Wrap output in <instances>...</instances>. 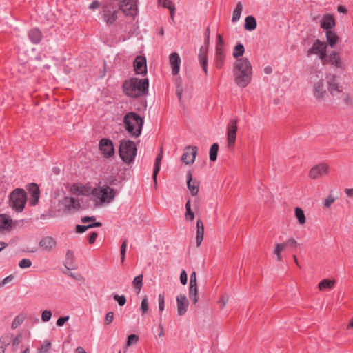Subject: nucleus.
<instances>
[{
    "mask_svg": "<svg viewBox=\"0 0 353 353\" xmlns=\"http://www.w3.org/2000/svg\"><path fill=\"white\" fill-rule=\"evenodd\" d=\"M252 74V66L250 61L247 58L237 59L234 68L236 83L241 88H245L250 82Z\"/></svg>",
    "mask_w": 353,
    "mask_h": 353,
    "instance_id": "obj_1",
    "label": "nucleus"
},
{
    "mask_svg": "<svg viewBox=\"0 0 353 353\" xmlns=\"http://www.w3.org/2000/svg\"><path fill=\"white\" fill-rule=\"evenodd\" d=\"M149 82L148 79L132 78L123 84L124 93L130 97L137 98L148 94Z\"/></svg>",
    "mask_w": 353,
    "mask_h": 353,
    "instance_id": "obj_2",
    "label": "nucleus"
},
{
    "mask_svg": "<svg viewBox=\"0 0 353 353\" xmlns=\"http://www.w3.org/2000/svg\"><path fill=\"white\" fill-rule=\"evenodd\" d=\"M125 130L134 137H139L142 131L143 119L138 114L130 112L127 113L123 118Z\"/></svg>",
    "mask_w": 353,
    "mask_h": 353,
    "instance_id": "obj_3",
    "label": "nucleus"
},
{
    "mask_svg": "<svg viewBox=\"0 0 353 353\" xmlns=\"http://www.w3.org/2000/svg\"><path fill=\"white\" fill-rule=\"evenodd\" d=\"M137 149L135 143L130 140H121L119 145V156L123 162L131 163L137 155Z\"/></svg>",
    "mask_w": 353,
    "mask_h": 353,
    "instance_id": "obj_4",
    "label": "nucleus"
},
{
    "mask_svg": "<svg viewBox=\"0 0 353 353\" xmlns=\"http://www.w3.org/2000/svg\"><path fill=\"white\" fill-rule=\"evenodd\" d=\"M26 201V192L23 189L17 188L10 195V205L17 212L23 210Z\"/></svg>",
    "mask_w": 353,
    "mask_h": 353,
    "instance_id": "obj_5",
    "label": "nucleus"
},
{
    "mask_svg": "<svg viewBox=\"0 0 353 353\" xmlns=\"http://www.w3.org/2000/svg\"><path fill=\"white\" fill-rule=\"evenodd\" d=\"M115 191L108 185L95 188L92 191V195L99 199L101 203H111L115 197Z\"/></svg>",
    "mask_w": 353,
    "mask_h": 353,
    "instance_id": "obj_6",
    "label": "nucleus"
},
{
    "mask_svg": "<svg viewBox=\"0 0 353 353\" xmlns=\"http://www.w3.org/2000/svg\"><path fill=\"white\" fill-rule=\"evenodd\" d=\"M119 9L127 16L137 14V0H119Z\"/></svg>",
    "mask_w": 353,
    "mask_h": 353,
    "instance_id": "obj_7",
    "label": "nucleus"
},
{
    "mask_svg": "<svg viewBox=\"0 0 353 353\" xmlns=\"http://www.w3.org/2000/svg\"><path fill=\"white\" fill-rule=\"evenodd\" d=\"M99 150L105 158H110L114 155L113 142L109 139H101L99 141Z\"/></svg>",
    "mask_w": 353,
    "mask_h": 353,
    "instance_id": "obj_8",
    "label": "nucleus"
},
{
    "mask_svg": "<svg viewBox=\"0 0 353 353\" xmlns=\"http://www.w3.org/2000/svg\"><path fill=\"white\" fill-rule=\"evenodd\" d=\"M329 171V165L325 163H319L312 167L309 172V177L316 179L327 174Z\"/></svg>",
    "mask_w": 353,
    "mask_h": 353,
    "instance_id": "obj_9",
    "label": "nucleus"
},
{
    "mask_svg": "<svg viewBox=\"0 0 353 353\" xmlns=\"http://www.w3.org/2000/svg\"><path fill=\"white\" fill-rule=\"evenodd\" d=\"M312 92L314 97L319 102H321L324 99L325 97L327 95V91L325 88L324 80L323 79L314 84Z\"/></svg>",
    "mask_w": 353,
    "mask_h": 353,
    "instance_id": "obj_10",
    "label": "nucleus"
},
{
    "mask_svg": "<svg viewBox=\"0 0 353 353\" xmlns=\"http://www.w3.org/2000/svg\"><path fill=\"white\" fill-rule=\"evenodd\" d=\"M237 131V120L232 119L228 125L227 140L228 147L234 146L236 141V136Z\"/></svg>",
    "mask_w": 353,
    "mask_h": 353,
    "instance_id": "obj_11",
    "label": "nucleus"
},
{
    "mask_svg": "<svg viewBox=\"0 0 353 353\" xmlns=\"http://www.w3.org/2000/svg\"><path fill=\"white\" fill-rule=\"evenodd\" d=\"M197 150L196 146L185 147V152L181 157V161L186 165L193 163L197 154Z\"/></svg>",
    "mask_w": 353,
    "mask_h": 353,
    "instance_id": "obj_12",
    "label": "nucleus"
},
{
    "mask_svg": "<svg viewBox=\"0 0 353 353\" xmlns=\"http://www.w3.org/2000/svg\"><path fill=\"white\" fill-rule=\"evenodd\" d=\"M117 10H114L110 6L103 7V19L108 25H112L117 18Z\"/></svg>",
    "mask_w": 353,
    "mask_h": 353,
    "instance_id": "obj_13",
    "label": "nucleus"
},
{
    "mask_svg": "<svg viewBox=\"0 0 353 353\" xmlns=\"http://www.w3.org/2000/svg\"><path fill=\"white\" fill-rule=\"evenodd\" d=\"M327 79L328 84V91L331 94L333 95L335 92L340 93L342 92L341 87L340 86L337 81L336 75L330 74L327 75Z\"/></svg>",
    "mask_w": 353,
    "mask_h": 353,
    "instance_id": "obj_14",
    "label": "nucleus"
},
{
    "mask_svg": "<svg viewBox=\"0 0 353 353\" xmlns=\"http://www.w3.org/2000/svg\"><path fill=\"white\" fill-rule=\"evenodd\" d=\"M65 210L68 211L78 210L81 208L79 201L74 197L65 196L62 201Z\"/></svg>",
    "mask_w": 353,
    "mask_h": 353,
    "instance_id": "obj_15",
    "label": "nucleus"
},
{
    "mask_svg": "<svg viewBox=\"0 0 353 353\" xmlns=\"http://www.w3.org/2000/svg\"><path fill=\"white\" fill-rule=\"evenodd\" d=\"M134 71L137 74H143L147 73L146 59L142 56H138L134 61Z\"/></svg>",
    "mask_w": 353,
    "mask_h": 353,
    "instance_id": "obj_16",
    "label": "nucleus"
},
{
    "mask_svg": "<svg viewBox=\"0 0 353 353\" xmlns=\"http://www.w3.org/2000/svg\"><path fill=\"white\" fill-rule=\"evenodd\" d=\"M55 239L50 236L43 238L39 243V246L44 251L51 252L56 247Z\"/></svg>",
    "mask_w": 353,
    "mask_h": 353,
    "instance_id": "obj_17",
    "label": "nucleus"
},
{
    "mask_svg": "<svg viewBox=\"0 0 353 353\" xmlns=\"http://www.w3.org/2000/svg\"><path fill=\"white\" fill-rule=\"evenodd\" d=\"M177 312L179 316L185 314L189 305V302L184 294L176 297Z\"/></svg>",
    "mask_w": 353,
    "mask_h": 353,
    "instance_id": "obj_18",
    "label": "nucleus"
},
{
    "mask_svg": "<svg viewBox=\"0 0 353 353\" xmlns=\"http://www.w3.org/2000/svg\"><path fill=\"white\" fill-rule=\"evenodd\" d=\"M28 191L31 194L29 203L30 205L34 206L38 203L40 195L39 186L36 183H30L28 186Z\"/></svg>",
    "mask_w": 353,
    "mask_h": 353,
    "instance_id": "obj_19",
    "label": "nucleus"
},
{
    "mask_svg": "<svg viewBox=\"0 0 353 353\" xmlns=\"http://www.w3.org/2000/svg\"><path fill=\"white\" fill-rule=\"evenodd\" d=\"M187 186L192 196H196L199 190V182L196 180L192 179V174L191 171L187 173Z\"/></svg>",
    "mask_w": 353,
    "mask_h": 353,
    "instance_id": "obj_20",
    "label": "nucleus"
},
{
    "mask_svg": "<svg viewBox=\"0 0 353 353\" xmlns=\"http://www.w3.org/2000/svg\"><path fill=\"white\" fill-rule=\"evenodd\" d=\"M325 49H327V43L316 39L314 42L312 48L307 51V56L310 57L313 54H318Z\"/></svg>",
    "mask_w": 353,
    "mask_h": 353,
    "instance_id": "obj_21",
    "label": "nucleus"
},
{
    "mask_svg": "<svg viewBox=\"0 0 353 353\" xmlns=\"http://www.w3.org/2000/svg\"><path fill=\"white\" fill-rule=\"evenodd\" d=\"M169 59L172 68V72L174 75H176L179 72L181 58L176 52H172L170 54Z\"/></svg>",
    "mask_w": 353,
    "mask_h": 353,
    "instance_id": "obj_22",
    "label": "nucleus"
},
{
    "mask_svg": "<svg viewBox=\"0 0 353 353\" xmlns=\"http://www.w3.org/2000/svg\"><path fill=\"white\" fill-rule=\"evenodd\" d=\"M327 63L334 65L336 68L343 69V64L339 52L333 51L328 55Z\"/></svg>",
    "mask_w": 353,
    "mask_h": 353,
    "instance_id": "obj_23",
    "label": "nucleus"
},
{
    "mask_svg": "<svg viewBox=\"0 0 353 353\" xmlns=\"http://www.w3.org/2000/svg\"><path fill=\"white\" fill-rule=\"evenodd\" d=\"M335 26V19L331 14H325L321 21V27L326 31L332 30L331 29Z\"/></svg>",
    "mask_w": 353,
    "mask_h": 353,
    "instance_id": "obj_24",
    "label": "nucleus"
},
{
    "mask_svg": "<svg viewBox=\"0 0 353 353\" xmlns=\"http://www.w3.org/2000/svg\"><path fill=\"white\" fill-rule=\"evenodd\" d=\"M199 60L200 65L204 71L205 75L208 74V57H207V50L203 48V46L201 47L199 54Z\"/></svg>",
    "mask_w": 353,
    "mask_h": 353,
    "instance_id": "obj_25",
    "label": "nucleus"
},
{
    "mask_svg": "<svg viewBox=\"0 0 353 353\" xmlns=\"http://www.w3.org/2000/svg\"><path fill=\"white\" fill-rule=\"evenodd\" d=\"M28 37L32 43L38 44L41 42L43 35L39 28H34L28 32Z\"/></svg>",
    "mask_w": 353,
    "mask_h": 353,
    "instance_id": "obj_26",
    "label": "nucleus"
},
{
    "mask_svg": "<svg viewBox=\"0 0 353 353\" xmlns=\"http://www.w3.org/2000/svg\"><path fill=\"white\" fill-rule=\"evenodd\" d=\"M204 236V225L201 219H199L196 221V246H200Z\"/></svg>",
    "mask_w": 353,
    "mask_h": 353,
    "instance_id": "obj_27",
    "label": "nucleus"
},
{
    "mask_svg": "<svg viewBox=\"0 0 353 353\" xmlns=\"http://www.w3.org/2000/svg\"><path fill=\"white\" fill-rule=\"evenodd\" d=\"M162 158H163V149L161 148L160 153L156 157L155 163H154V165L153 180H154L155 187L157 185V174L160 170Z\"/></svg>",
    "mask_w": 353,
    "mask_h": 353,
    "instance_id": "obj_28",
    "label": "nucleus"
},
{
    "mask_svg": "<svg viewBox=\"0 0 353 353\" xmlns=\"http://www.w3.org/2000/svg\"><path fill=\"white\" fill-rule=\"evenodd\" d=\"M12 220L6 214H0V232L2 230H10Z\"/></svg>",
    "mask_w": 353,
    "mask_h": 353,
    "instance_id": "obj_29",
    "label": "nucleus"
},
{
    "mask_svg": "<svg viewBox=\"0 0 353 353\" xmlns=\"http://www.w3.org/2000/svg\"><path fill=\"white\" fill-rule=\"evenodd\" d=\"M335 280L334 279H323L319 282L318 284V288L320 291H323L325 289L331 290L334 287L335 285Z\"/></svg>",
    "mask_w": 353,
    "mask_h": 353,
    "instance_id": "obj_30",
    "label": "nucleus"
},
{
    "mask_svg": "<svg viewBox=\"0 0 353 353\" xmlns=\"http://www.w3.org/2000/svg\"><path fill=\"white\" fill-rule=\"evenodd\" d=\"M256 20L251 15L246 17L245 19L244 28L248 31H252L256 28Z\"/></svg>",
    "mask_w": 353,
    "mask_h": 353,
    "instance_id": "obj_31",
    "label": "nucleus"
},
{
    "mask_svg": "<svg viewBox=\"0 0 353 353\" xmlns=\"http://www.w3.org/2000/svg\"><path fill=\"white\" fill-rule=\"evenodd\" d=\"M327 45L329 44L331 47H334L339 41V37L332 30L326 31Z\"/></svg>",
    "mask_w": 353,
    "mask_h": 353,
    "instance_id": "obj_32",
    "label": "nucleus"
},
{
    "mask_svg": "<svg viewBox=\"0 0 353 353\" xmlns=\"http://www.w3.org/2000/svg\"><path fill=\"white\" fill-rule=\"evenodd\" d=\"M159 4H161L163 8L169 9L170 13V17L172 19H174V14L175 12V6L170 0H158Z\"/></svg>",
    "mask_w": 353,
    "mask_h": 353,
    "instance_id": "obj_33",
    "label": "nucleus"
},
{
    "mask_svg": "<svg viewBox=\"0 0 353 353\" xmlns=\"http://www.w3.org/2000/svg\"><path fill=\"white\" fill-rule=\"evenodd\" d=\"M243 6L241 2H238L232 13V22L235 23L240 19Z\"/></svg>",
    "mask_w": 353,
    "mask_h": 353,
    "instance_id": "obj_34",
    "label": "nucleus"
},
{
    "mask_svg": "<svg viewBox=\"0 0 353 353\" xmlns=\"http://www.w3.org/2000/svg\"><path fill=\"white\" fill-rule=\"evenodd\" d=\"M225 53L224 41L221 34H217L215 53Z\"/></svg>",
    "mask_w": 353,
    "mask_h": 353,
    "instance_id": "obj_35",
    "label": "nucleus"
},
{
    "mask_svg": "<svg viewBox=\"0 0 353 353\" xmlns=\"http://www.w3.org/2000/svg\"><path fill=\"white\" fill-rule=\"evenodd\" d=\"M70 191L75 195H85L86 190H85V187L81 186L78 184H73L70 188Z\"/></svg>",
    "mask_w": 353,
    "mask_h": 353,
    "instance_id": "obj_36",
    "label": "nucleus"
},
{
    "mask_svg": "<svg viewBox=\"0 0 353 353\" xmlns=\"http://www.w3.org/2000/svg\"><path fill=\"white\" fill-rule=\"evenodd\" d=\"M225 53H215V66L218 69L223 68L225 61Z\"/></svg>",
    "mask_w": 353,
    "mask_h": 353,
    "instance_id": "obj_37",
    "label": "nucleus"
},
{
    "mask_svg": "<svg viewBox=\"0 0 353 353\" xmlns=\"http://www.w3.org/2000/svg\"><path fill=\"white\" fill-rule=\"evenodd\" d=\"M185 219L188 221H193L194 219V214L193 211L191 209V204H190V200H188V201L185 203Z\"/></svg>",
    "mask_w": 353,
    "mask_h": 353,
    "instance_id": "obj_38",
    "label": "nucleus"
},
{
    "mask_svg": "<svg viewBox=\"0 0 353 353\" xmlns=\"http://www.w3.org/2000/svg\"><path fill=\"white\" fill-rule=\"evenodd\" d=\"M295 216H296V219H298L299 223L301 225H303L305 223L306 219L305 216L304 212L303 211V210L301 208H300L299 207H296L295 208Z\"/></svg>",
    "mask_w": 353,
    "mask_h": 353,
    "instance_id": "obj_39",
    "label": "nucleus"
},
{
    "mask_svg": "<svg viewBox=\"0 0 353 353\" xmlns=\"http://www.w3.org/2000/svg\"><path fill=\"white\" fill-rule=\"evenodd\" d=\"M143 274H140L136 277H134L132 281L133 287L138 290V293L141 291L143 286Z\"/></svg>",
    "mask_w": 353,
    "mask_h": 353,
    "instance_id": "obj_40",
    "label": "nucleus"
},
{
    "mask_svg": "<svg viewBox=\"0 0 353 353\" xmlns=\"http://www.w3.org/2000/svg\"><path fill=\"white\" fill-rule=\"evenodd\" d=\"M219 150L218 143H213L210 148V159L212 161H214L217 158V153Z\"/></svg>",
    "mask_w": 353,
    "mask_h": 353,
    "instance_id": "obj_41",
    "label": "nucleus"
},
{
    "mask_svg": "<svg viewBox=\"0 0 353 353\" xmlns=\"http://www.w3.org/2000/svg\"><path fill=\"white\" fill-rule=\"evenodd\" d=\"M189 297L193 304H196L198 302V288H189Z\"/></svg>",
    "mask_w": 353,
    "mask_h": 353,
    "instance_id": "obj_42",
    "label": "nucleus"
},
{
    "mask_svg": "<svg viewBox=\"0 0 353 353\" xmlns=\"http://www.w3.org/2000/svg\"><path fill=\"white\" fill-rule=\"evenodd\" d=\"M245 52V48L243 44L238 43L236 45L233 52V57L238 59L239 57H241Z\"/></svg>",
    "mask_w": 353,
    "mask_h": 353,
    "instance_id": "obj_43",
    "label": "nucleus"
},
{
    "mask_svg": "<svg viewBox=\"0 0 353 353\" xmlns=\"http://www.w3.org/2000/svg\"><path fill=\"white\" fill-rule=\"evenodd\" d=\"M12 336L7 334L0 338V348L6 349L10 344Z\"/></svg>",
    "mask_w": 353,
    "mask_h": 353,
    "instance_id": "obj_44",
    "label": "nucleus"
},
{
    "mask_svg": "<svg viewBox=\"0 0 353 353\" xmlns=\"http://www.w3.org/2000/svg\"><path fill=\"white\" fill-rule=\"evenodd\" d=\"M74 259V254L73 252L71 250H68L66 253V259L65 263V266L67 269L70 270L72 268L71 267V265Z\"/></svg>",
    "mask_w": 353,
    "mask_h": 353,
    "instance_id": "obj_45",
    "label": "nucleus"
},
{
    "mask_svg": "<svg viewBox=\"0 0 353 353\" xmlns=\"http://www.w3.org/2000/svg\"><path fill=\"white\" fill-rule=\"evenodd\" d=\"M50 341L46 340L43 342V345L39 350V353H48V351L51 348Z\"/></svg>",
    "mask_w": 353,
    "mask_h": 353,
    "instance_id": "obj_46",
    "label": "nucleus"
},
{
    "mask_svg": "<svg viewBox=\"0 0 353 353\" xmlns=\"http://www.w3.org/2000/svg\"><path fill=\"white\" fill-rule=\"evenodd\" d=\"M139 336L134 334H132L128 336L127 340V346L130 347L133 344H136L139 341Z\"/></svg>",
    "mask_w": 353,
    "mask_h": 353,
    "instance_id": "obj_47",
    "label": "nucleus"
},
{
    "mask_svg": "<svg viewBox=\"0 0 353 353\" xmlns=\"http://www.w3.org/2000/svg\"><path fill=\"white\" fill-rule=\"evenodd\" d=\"M126 248H127V240L125 239L121 245V261L123 263L125 259V253H126Z\"/></svg>",
    "mask_w": 353,
    "mask_h": 353,
    "instance_id": "obj_48",
    "label": "nucleus"
},
{
    "mask_svg": "<svg viewBox=\"0 0 353 353\" xmlns=\"http://www.w3.org/2000/svg\"><path fill=\"white\" fill-rule=\"evenodd\" d=\"M318 55L319 56V59L321 60L323 65L327 64L328 56H327L326 49L323 50V51L319 53Z\"/></svg>",
    "mask_w": 353,
    "mask_h": 353,
    "instance_id": "obj_49",
    "label": "nucleus"
},
{
    "mask_svg": "<svg viewBox=\"0 0 353 353\" xmlns=\"http://www.w3.org/2000/svg\"><path fill=\"white\" fill-rule=\"evenodd\" d=\"M114 299L118 302V304L120 306H123L126 303V299L125 296H119L118 294H114L113 296Z\"/></svg>",
    "mask_w": 353,
    "mask_h": 353,
    "instance_id": "obj_50",
    "label": "nucleus"
},
{
    "mask_svg": "<svg viewBox=\"0 0 353 353\" xmlns=\"http://www.w3.org/2000/svg\"><path fill=\"white\" fill-rule=\"evenodd\" d=\"M141 310L143 314H145L148 311V301L147 296H145L141 301Z\"/></svg>",
    "mask_w": 353,
    "mask_h": 353,
    "instance_id": "obj_51",
    "label": "nucleus"
},
{
    "mask_svg": "<svg viewBox=\"0 0 353 353\" xmlns=\"http://www.w3.org/2000/svg\"><path fill=\"white\" fill-rule=\"evenodd\" d=\"M52 317V312L50 310H44L41 314V320L43 322L48 321Z\"/></svg>",
    "mask_w": 353,
    "mask_h": 353,
    "instance_id": "obj_52",
    "label": "nucleus"
},
{
    "mask_svg": "<svg viewBox=\"0 0 353 353\" xmlns=\"http://www.w3.org/2000/svg\"><path fill=\"white\" fill-rule=\"evenodd\" d=\"M31 265H32V262L30 259H22L19 263V266L21 268H27L30 267Z\"/></svg>",
    "mask_w": 353,
    "mask_h": 353,
    "instance_id": "obj_53",
    "label": "nucleus"
},
{
    "mask_svg": "<svg viewBox=\"0 0 353 353\" xmlns=\"http://www.w3.org/2000/svg\"><path fill=\"white\" fill-rule=\"evenodd\" d=\"M23 318H21L19 316L15 317L12 323V325H11L12 328V329L17 328L19 325H20L23 323Z\"/></svg>",
    "mask_w": 353,
    "mask_h": 353,
    "instance_id": "obj_54",
    "label": "nucleus"
},
{
    "mask_svg": "<svg viewBox=\"0 0 353 353\" xmlns=\"http://www.w3.org/2000/svg\"><path fill=\"white\" fill-rule=\"evenodd\" d=\"M21 339H22V335L21 334H19L17 335V336L13 339V341H12V347H13V350L15 351L16 350V347L19 345V344L21 343Z\"/></svg>",
    "mask_w": 353,
    "mask_h": 353,
    "instance_id": "obj_55",
    "label": "nucleus"
},
{
    "mask_svg": "<svg viewBox=\"0 0 353 353\" xmlns=\"http://www.w3.org/2000/svg\"><path fill=\"white\" fill-rule=\"evenodd\" d=\"M335 201V199L330 195L327 198L324 200V205L325 208H330L331 205Z\"/></svg>",
    "mask_w": 353,
    "mask_h": 353,
    "instance_id": "obj_56",
    "label": "nucleus"
},
{
    "mask_svg": "<svg viewBox=\"0 0 353 353\" xmlns=\"http://www.w3.org/2000/svg\"><path fill=\"white\" fill-rule=\"evenodd\" d=\"M180 281L181 284L186 285L188 281V275L185 270H183L180 274Z\"/></svg>",
    "mask_w": 353,
    "mask_h": 353,
    "instance_id": "obj_57",
    "label": "nucleus"
},
{
    "mask_svg": "<svg viewBox=\"0 0 353 353\" xmlns=\"http://www.w3.org/2000/svg\"><path fill=\"white\" fill-rule=\"evenodd\" d=\"M114 319V313L112 312H109L106 314L105 318V323L106 325L110 324Z\"/></svg>",
    "mask_w": 353,
    "mask_h": 353,
    "instance_id": "obj_58",
    "label": "nucleus"
},
{
    "mask_svg": "<svg viewBox=\"0 0 353 353\" xmlns=\"http://www.w3.org/2000/svg\"><path fill=\"white\" fill-rule=\"evenodd\" d=\"M159 300V309L160 312H162L164 310V296L163 294H159L158 297Z\"/></svg>",
    "mask_w": 353,
    "mask_h": 353,
    "instance_id": "obj_59",
    "label": "nucleus"
},
{
    "mask_svg": "<svg viewBox=\"0 0 353 353\" xmlns=\"http://www.w3.org/2000/svg\"><path fill=\"white\" fill-rule=\"evenodd\" d=\"M285 243L288 246H290L292 248H296L298 246V243L294 238L288 239Z\"/></svg>",
    "mask_w": 353,
    "mask_h": 353,
    "instance_id": "obj_60",
    "label": "nucleus"
},
{
    "mask_svg": "<svg viewBox=\"0 0 353 353\" xmlns=\"http://www.w3.org/2000/svg\"><path fill=\"white\" fill-rule=\"evenodd\" d=\"M228 300H229V297L226 294L222 295L220 297L219 303H221V308H223L225 306V305L228 303Z\"/></svg>",
    "mask_w": 353,
    "mask_h": 353,
    "instance_id": "obj_61",
    "label": "nucleus"
},
{
    "mask_svg": "<svg viewBox=\"0 0 353 353\" xmlns=\"http://www.w3.org/2000/svg\"><path fill=\"white\" fill-rule=\"evenodd\" d=\"M88 229H90L88 227V225H77L76 226V232L77 233H83V232H85Z\"/></svg>",
    "mask_w": 353,
    "mask_h": 353,
    "instance_id": "obj_62",
    "label": "nucleus"
},
{
    "mask_svg": "<svg viewBox=\"0 0 353 353\" xmlns=\"http://www.w3.org/2000/svg\"><path fill=\"white\" fill-rule=\"evenodd\" d=\"M69 319V316L59 317L57 321V325L59 327L63 326Z\"/></svg>",
    "mask_w": 353,
    "mask_h": 353,
    "instance_id": "obj_63",
    "label": "nucleus"
},
{
    "mask_svg": "<svg viewBox=\"0 0 353 353\" xmlns=\"http://www.w3.org/2000/svg\"><path fill=\"white\" fill-rule=\"evenodd\" d=\"M98 234L97 232H92L90 235H89V237H88V242L90 244H92L94 243V241H96V239L97 237Z\"/></svg>",
    "mask_w": 353,
    "mask_h": 353,
    "instance_id": "obj_64",
    "label": "nucleus"
}]
</instances>
